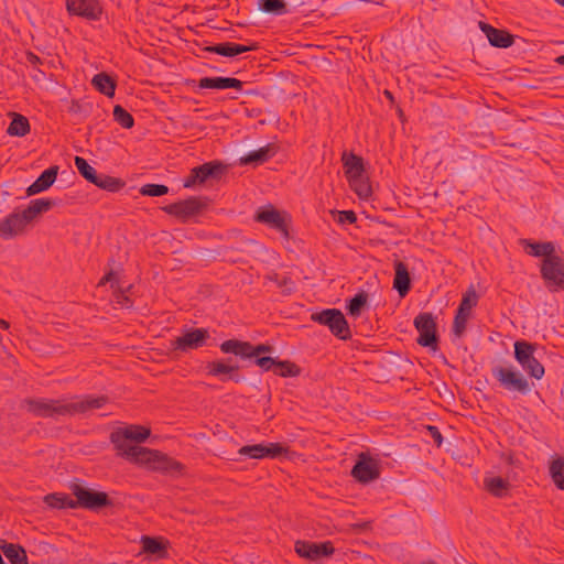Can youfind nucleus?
<instances>
[{
    "label": "nucleus",
    "mask_w": 564,
    "mask_h": 564,
    "mask_svg": "<svg viewBox=\"0 0 564 564\" xmlns=\"http://www.w3.org/2000/svg\"><path fill=\"white\" fill-rule=\"evenodd\" d=\"M91 106L89 104H82L77 100H72L68 107V112L72 115H78L87 117L89 115Z\"/></svg>",
    "instance_id": "49"
},
{
    "label": "nucleus",
    "mask_w": 564,
    "mask_h": 564,
    "mask_svg": "<svg viewBox=\"0 0 564 564\" xmlns=\"http://www.w3.org/2000/svg\"><path fill=\"white\" fill-rule=\"evenodd\" d=\"M59 203L61 200L55 198H35L30 202L25 209L33 221L39 215L48 212Z\"/></svg>",
    "instance_id": "33"
},
{
    "label": "nucleus",
    "mask_w": 564,
    "mask_h": 564,
    "mask_svg": "<svg viewBox=\"0 0 564 564\" xmlns=\"http://www.w3.org/2000/svg\"><path fill=\"white\" fill-rule=\"evenodd\" d=\"M74 164L79 174L89 183L96 181L97 171L82 156H75Z\"/></svg>",
    "instance_id": "45"
},
{
    "label": "nucleus",
    "mask_w": 564,
    "mask_h": 564,
    "mask_svg": "<svg viewBox=\"0 0 564 564\" xmlns=\"http://www.w3.org/2000/svg\"><path fill=\"white\" fill-rule=\"evenodd\" d=\"M220 351L226 355H234L240 360H251L253 357L265 356L272 354L274 347L268 344L253 345L250 341L231 338L224 340L219 345Z\"/></svg>",
    "instance_id": "5"
},
{
    "label": "nucleus",
    "mask_w": 564,
    "mask_h": 564,
    "mask_svg": "<svg viewBox=\"0 0 564 564\" xmlns=\"http://www.w3.org/2000/svg\"><path fill=\"white\" fill-rule=\"evenodd\" d=\"M265 279L275 283L284 295H290L295 290V283L289 275H281L276 272H271L265 275Z\"/></svg>",
    "instance_id": "42"
},
{
    "label": "nucleus",
    "mask_w": 564,
    "mask_h": 564,
    "mask_svg": "<svg viewBox=\"0 0 564 564\" xmlns=\"http://www.w3.org/2000/svg\"><path fill=\"white\" fill-rule=\"evenodd\" d=\"M520 245L523 247L524 251L531 257H543V259H545L549 258L553 252H555V246L551 241L536 242L530 239H521Z\"/></svg>",
    "instance_id": "28"
},
{
    "label": "nucleus",
    "mask_w": 564,
    "mask_h": 564,
    "mask_svg": "<svg viewBox=\"0 0 564 564\" xmlns=\"http://www.w3.org/2000/svg\"><path fill=\"white\" fill-rule=\"evenodd\" d=\"M557 4L564 7V0H554Z\"/></svg>",
    "instance_id": "64"
},
{
    "label": "nucleus",
    "mask_w": 564,
    "mask_h": 564,
    "mask_svg": "<svg viewBox=\"0 0 564 564\" xmlns=\"http://www.w3.org/2000/svg\"><path fill=\"white\" fill-rule=\"evenodd\" d=\"M350 188L361 199H368L372 195L371 184L366 174L362 176H355L347 180Z\"/></svg>",
    "instance_id": "38"
},
{
    "label": "nucleus",
    "mask_w": 564,
    "mask_h": 564,
    "mask_svg": "<svg viewBox=\"0 0 564 564\" xmlns=\"http://www.w3.org/2000/svg\"><path fill=\"white\" fill-rule=\"evenodd\" d=\"M32 220L26 209L15 208L0 220V238L11 240L24 235Z\"/></svg>",
    "instance_id": "10"
},
{
    "label": "nucleus",
    "mask_w": 564,
    "mask_h": 564,
    "mask_svg": "<svg viewBox=\"0 0 564 564\" xmlns=\"http://www.w3.org/2000/svg\"><path fill=\"white\" fill-rule=\"evenodd\" d=\"M393 289L398 292L400 297H404L410 292L412 285L408 265L400 260H395L393 263Z\"/></svg>",
    "instance_id": "23"
},
{
    "label": "nucleus",
    "mask_w": 564,
    "mask_h": 564,
    "mask_svg": "<svg viewBox=\"0 0 564 564\" xmlns=\"http://www.w3.org/2000/svg\"><path fill=\"white\" fill-rule=\"evenodd\" d=\"M279 151V145L275 143H268L258 150L248 152L246 155L238 160L240 166H259L271 160Z\"/></svg>",
    "instance_id": "20"
},
{
    "label": "nucleus",
    "mask_w": 564,
    "mask_h": 564,
    "mask_svg": "<svg viewBox=\"0 0 564 564\" xmlns=\"http://www.w3.org/2000/svg\"><path fill=\"white\" fill-rule=\"evenodd\" d=\"M231 357L226 359L214 360L207 364V375L212 377H217L221 382H226L227 380H232L236 383H239L243 380V377L239 375V365H229V361H232Z\"/></svg>",
    "instance_id": "18"
},
{
    "label": "nucleus",
    "mask_w": 564,
    "mask_h": 564,
    "mask_svg": "<svg viewBox=\"0 0 564 564\" xmlns=\"http://www.w3.org/2000/svg\"><path fill=\"white\" fill-rule=\"evenodd\" d=\"M284 0H258L257 8L261 14L283 15L288 13Z\"/></svg>",
    "instance_id": "37"
},
{
    "label": "nucleus",
    "mask_w": 564,
    "mask_h": 564,
    "mask_svg": "<svg viewBox=\"0 0 564 564\" xmlns=\"http://www.w3.org/2000/svg\"><path fill=\"white\" fill-rule=\"evenodd\" d=\"M169 187L163 184H144L140 188V194L143 196L160 197L169 193Z\"/></svg>",
    "instance_id": "46"
},
{
    "label": "nucleus",
    "mask_w": 564,
    "mask_h": 564,
    "mask_svg": "<svg viewBox=\"0 0 564 564\" xmlns=\"http://www.w3.org/2000/svg\"><path fill=\"white\" fill-rule=\"evenodd\" d=\"M108 402L106 395H75L70 399H25L22 406L34 416L58 419L86 414L93 410L102 408Z\"/></svg>",
    "instance_id": "1"
},
{
    "label": "nucleus",
    "mask_w": 564,
    "mask_h": 564,
    "mask_svg": "<svg viewBox=\"0 0 564 564\" xmlns=\"http://www.w3.org/2000/svg\"><path fill=\"white\" fill-rule=\"evenodd\" d=\"M0 550L11 564H29L26 551L22 545L0 539Z\"/></svg>",
    "instance_id": "29"
},
{
    "label": "nucleus",
    "mask_w": 564,
    "mask_h": 564,
    "mask_svg": "<svg viewBox=\"0 0 564 564\" xmlns=\"http://www.w3.org/2000/svg\"><path fill=\"white\" fill-rule=\"evenodd\" d=\"M350 474L358 482L368 484L380 477V466L377 459L362 452L358 455Z\"/></svg>",
    "instance_id": "14"
},
{
    "label": "nucleus",
    "mask_w": 564,
    "mask_h": 564,
    "mask_svg": "<svg viewBox=\"0 0 564 564\" xmlns=\"http://www.w3.org/2000/svg\"><path fill=\"white\" fill-rule=\"evenodd\" d=\"M553 482L558 489L564 490V476L560 477L558 479H555Z\"/></svg>",
    "instance_id": "58"
},
{
    "label": "nucleus",
    "mask_w": 564,
    "mask_h": 564,
    "mask_svg": "<svg viewBox=\"0 0 564 564\" xmlns=\"http://www.w3.org/2000/svg\"><path fill=\"white\" fill-rule=\"evenodd\" d=\"M491 375L502 389L511 393L527 395L532 391L534 387V383L530 382L512 365L494 366L491 368Z\"/></svg>",
    "instance_id": "2"
},
{
    "label": "nucleus",
    "mask_w": 564,
    "mask_h": 564,
    "mask_svg": "<svg viewBox=\"0 0 564 564\" xmlns=\"http://www.w3.org/2000/svg\"><path fill=\"white\" fill-rule=\"evenodd\" d=\"M426 430L429 435L433 438L436 446L440 447L443 443V436L438 427L434 425H427Z\"/></svg>",
    "instance_id": "55"
},
{
    "label": "nucleus",
    "mask_w": 564,
    "mask_h": 564,
    "mask_svg": "<svg viewBox=\"0 0 564 564\" xmlns=\"http://www.w3.org/2000/svg\"><path fill=\"white\" fill-rule=\"evenodd\" d=\"M243 82L234 77H203L198 80L200 89H228L241 90Z\"/></svg>",
    "instance_id": "26"
},
{
    "label": "nucleus",
    "mask_w": 564,
    "mask_h": 564,
    "mask_svg": "<svg viewBox=\"0 0 564 564\" xmlns=\"http://www.w3.org/2000/svg\"><path fill=\"white\" fill-rule=\"evenodd\" d=\"M44 502L54 509H76V501L67 494H48L44 497Z\"/></svg>",
    "instance_id": "39"
},
{
    "label": "nucleus",
    "mask_w": 564,
    "mask_h": 564,
    "mask_svg": "<svg viewBox=\"0 0 564 564\" xmlns=\"http://www.w3.org/2000/svg\"><path fill=\"white\" fill-rule=\"evenodd\" d=\"M208 198L203 196H189L162 207V210L175 217L182 224L188 223L192 218L200 215L208 206Z\"/></svg>",
    "instance_id": "6"
},
{
    "label": "nucleus",
    "mask_w": 564,
    "mask_h": 564,
    "mask_svg": "<svg viewBox=\"0 0 564 564\" xmlns=\"http://www.w3.org/2000/svg\"><path fill=\"white\" fill-rule=\"evenodd\" d=\"M122 435L117 437V441L123 442L124 440H129L135 444L143 443L150 436L151 431L141 425H128L126 427H118Z\"/></svg>",
    "instance_id": "30"
},
{
    "label": "nucleus",
    "mask_w": 564,
    "mask_h": 564,
    "mask_svg": "<svg viewBox=\"0 0 564 564\" xmlns=\"http://www.w3.org/2000/svg\"><path fill=\"white\" fill-rule=\"evenodd\" d=\"M540 272L547 285L564 290V258L556 251L542 260Z\"/></svg>",
    "instance_id": "13"
},
{
    "label": "nucleus",
    "mask_w": 564,
    "mask_h": 564,
    "mask_svg": "<svg viewBox=\"0 0 564 564\" xmlns=\"http://www.w3.org/2000/svg\"><path fill=\"white\" fill-rule=\"evenodd\" d=\"M341 162L344 166V172L346 178H351L355 176H362L366 174L364 159L354 152H344L341 155Z\"/></svg>",
    "instance_id": "27"
},
{
    "label": "nucleus",
    "mask_w": 564,
    "mask_h": 564,
    "mask_svg": "<svg viewBox=\"0 0 564 564\" xmlns=\"http://www.w3.org/2000/svg\"><path fill=\"white\" fill-rule=\"evenodd\" d=\"M384 96H386L388 99H390L391 101H393V100H394L392 93H391V91H389V90H384Z\"/></svg>",
    "instance_id": "62"
},
{
    "label": "nucleus",
    "mask_w": 564,
    "mask_h": 564,
    "mask_svg": "<svg viewBox=\"0 0 564 564\" xmlns=\"http://www.w3.org/2000/svg\"><path fill=\"white\" fill-rule=\"evenodd\" d=\"M113 120L124 129H131L134 126V119L122 106L116 105L112 111Z\"/></svg>",
    "instance_id": "44"
},
{
    "label": "nucleus",
    "mask_w": 564,
    "mask_h": 564,
    "mask_svg": "<svg viewBox=\"0 0 564 564\" xmlns=\"http://www.w3.org/2000/svg\"><path fill=\"white\" fill-rule=\"evenodd\" d=\"M368 301V294L365 291L358 292L354 297H351L346 305V310L348 315L352 317H358L361 314V311L366 306Z\"/></svg>",
    "instance_id": "43"
},
{
    "label": "nucleus",
    "mask_w": 564,
    "mask_h": 564,
    "mask_svg": "<svg viewBox=\"0 0 564 564\" xmlns=\"http://www.w3.org/2000/svg\"><path fill=\"white\" fill-rule=\"evenodd\" d=\"M288 453V447L280 443H260L246 445L238 449V455L251 459L276 458Z\"/></svg>",
    "instance_id": "17"
},
{
    "label": "nucleus",
    "mask_w": 564,
    "mask_h": 564,
    "mask_svg": "<svg viewBox=\"0 0 564 564\" xmlns=\"http://www.w3.org/2000/svg\"><path fill=\"white\" fill-rule=\"evenodd\" d=\"M555 62L558 64V65H563L564 66V55H560L555 58Z\"/></svg>",
    "instance_id": "61"
},
{
    "label": "nucleus",
    "mask_w": 564,
    "mask_h": 564,
    "mask_svg": "<svg viewBox=\"0 0 564 564\" xmlns=\"http://www.w3.org/2000/svg\"><path fill=\"white\" fill-rule=\"evenodd\" d=\"M30 132V122L26 117L13 113V118L7 128V133L12 137H24Z\"/></svg>",
    "instance_id": "40"
},
{
    "label": "nucleus",
    "mask_w": 564,
    "mask_h": 564,
    "mask_svg": "<svg viewBox=\"0 0 564 564\" xmlns=\"http://www.w3.org/2000/svg\"><path fill=\"white\" fill-rule=\"evenodd\" d=\"M142 551L155 555L158 558L167 556V547L162 539L143 535L141 538Z\"/></svg>",
    "instance_id": "31"
},
{
    "label": "nucleus",
    "mask_w": 564,
    "mask_h": 564,
    "mask_svg": "<svg viewBox=\"0 0 564 564\" xmlns=\"http://www.w3.org/2000/svg\"><path fill=\"white\" fill-rule=\"evenodd\" d=\"M254 221L265 225L271 229L280 232L285 239L290 237L289 227L291 224V216L286 212L278 210L273 205L268 204L257 209Z\"/></svg>",
    "instance_id": "9"
},
{
    "label": "nucleus",
    "mask_w": 564,
    "mask_h": 564,
    "mask_svg": "<svg viewBox=\"0 0 564 564\" xmlns=\"http://www.w3.org/2000/svg\"><path fill=\"white\" fill-rule=\"evenodd\" d=\"M257 245L258 242L253 239H242L237 246L225 247L223 256L234 263L241 262L243 261L242 257H231L230 253L250 254L251 247Z\"/></svg>",
    "instance_id": "32"
},
{
    "label": "nucleus",
    "mask_w": 564,
    "mask_h": 564,
    "mask_svg": "<svg viewBox=\"0 0 564 564\" xmlns=\"http://www.w3.org/2000/svg\"><path fill=\"white\" fill-rule=\"evenodd\" d=\"M66 10L70 15L80 17L88 21H98L102 14L99 0H67Z\"/></svg>",
    "instance_id": "19"
},
{
    "label": "nucleus",
    "mask_w": 564,
    "mask_h": 564,
    "mask_svg": "<svg viewBox=\"0 0 564 564\" xmlns=\"http://www.w3.org/2000/svg\"><path fill=\"white\" fill-rule=\"evenodd\" d=\"M57 174V165H52L44 170L40 176L26 188V195L33 196L48 189L56 181Z\"/></svg>",
    "instance_id": "24"
},
{
    "label": "nucleus",
    "mask_w": 564,
    "mask_h": 564,
    "mask_svg": "<svg viewBox=\"0 0 564 564\" xmlns=\"http://www.w3.org/2000/svg\"><path fill=\"white\" fill-rule=\"evenodd\" d=\"M506 462L509 464V465H514L516 462L513 459V456L512 455H507L506 456Z\"/></svg>",
    "instance_id": "60"
},
{
    "label": "nucleus",
    "mask_w": 564,
    "mask_h": 564,
    "mask_svg": "<svg viewBox=\"0 0 564 564\" xmlns=\"http://www.w3.org/2000/svg\"><path fill=\"white\" fill-rule=\"evenodd\" d=\"M0 326L2 328H9V323L7 321L0 318Z\"/></svg>",
    "instance_id": "63"
},
{
    "label": "nucleus",
    "mask_w": 564,
    "mask_h": 564,
    "mask_svg": "<svg viewBox=\"0 0 564 564\" xmlns=\"http://www.w3.org/2000/svg\"><path fill=\"white\" fill-rule=\"evenodd\" d=\"M91 184L110 193H117L126 186V182L119 177L98 173H96V181Z\"/></svg>",
    "instance_id": "36"
},
{
    "label": "nucleus",
    "mask_w": 564,
    "mask_h": 564,
    "mask_svg": "<svg viewBox=\"0 0 564 564\" xmlns=\"http://www.w3.org/2000/svg\"><path fill=\"white\" fill-rule=\"evenodd\" d=\"M250 361L258 366L262 371L272 370L275 364V359L272 358L271 356L253 357Z\"/></svg>",
    "instance_id": "50"
},
{
    "label": "nucleus",
    "mask_w": 564,
    "mask_h": 564,
    "mask_svg": "<svg viewBox=\"0 0 564 564\" xmlns=\"http://www.w3.org/2000/svg\"><path fill=\"white\" fill-rule=\"evenodd\" d=\"M337 221L339 224H355L357 221V215L354 210H341L338 212V219Z\"/></svg>",
    "instance_id": "53"
},
{
    "label": "nucleus",
    "mask_w": 564,
    "mask_h": 564,
    "mask_svg": "<svg viewBox=\"0 0 564 564\" xmlns=\"http://www.w3.org/2000/svg\"><path fill=\"white\" fill-rule=\"evenodd\" d=\"M209 338L207 328H188L170 341V348L172 351L187 352L204 347Z\"/></svg>",
    "instance_id": "12"
},
{
    "label": "nucleus",
    "mask_w": 564,
    "mask_h": 564,
    "mask_svg": "<svg viewBox=\"0 0 564 564\" xmlns=\"http://www.w3.org/2000/svg\"><path fill=\"white\" fill-rule=\"evenodd\" d=\"M468 317H463V315L455 314L453 322V334L457 337H462V335L466 330Z\"/></svg>",
    "instance_id": "51"
},
{
    "label": "nucleus",
    "mask_w": 564,
    "mask_h": 564,
    "mask_svg": "<svg viewBox=\"0 0 564 564\" xmlns=\"http://www.w3.org/2000/svg\"><path fill=\"white\" fill-rule=\"evenodd\" d=\"M479 29L487 36L490 45L495 47L507 48L514 43V36L506 30L496 29L484 21L479 22Z\"/></svg>",
    "instance_id": "21"
},
{
    "label": "nucleus",
    "mask_w": 564,
    "mask_h": 564,
    "mask_svg": "<svg viewBox=\"0 0 564 564\" xmlns=\"http://www.w3.org/2000/svg\"><path fill=\"white\" fill-rule=\"evenodd\" d=\"M470 312L471 310H467L465 306H463L460 303L458 305V308L456 311V314L458 315H463V317H468L470 316Z\"/></svg>",
    "instance_id": "57"
},
{
    "label": "nucleus",
    "mask_w": 564,
    "mask_h": 564,
    "mask_svg": "<svg viewBox=\"0 0 564 564\" xmlns=\"http://www.w3.org/2000/svg\"><path fill=\"white\" fill-rule=\"evenodd\" d=\"M144 454L140 465L153 471H159L172 477H178L185 471V466L181 462L158 449L148 448Z\"/></svg>",
    "instance_id": "7"
},
{
    "label": "nucleus",
    "mask_w": 564,
    "mask_h": 564,
    "mask_svg": "<svg viewBox=\"0 0 564 564\" xmlns=\"http://www.w3.org/2000/svg\"><path fill=\"white\" fill-rule=\"evenodd\" d=\"M549 471L553 481L564 476V458L561 456L554 457L550 464Z\"/></svg>",
    "instance_id": "48"
},
{
    "label": "nucleus",
    "mask_w": 564,
    "mask_h": 564,
    "mask_svg": "<svg viewBox=\"0 0 564 564\" xmlns=\"http://www.w3.org/2000/svg\"><path fill=\"white\" fill-rule=\"evenodd\" d=\"M479 296L474 288L470 285L467 291L463 294L460 304L467 310H473L478 304Z\"/></svg>",
    "instance_id": "47"
},
{
    "label": "nucleus",
    "mask_w": 564,
    "mask_h": 564,
    "mask_svg": "<svg viewBox=\"0 0 564 564\" xmlns=\"http://www.w3.org/2000/svg\"><path fill=\"white\" fill-rule=\"evenodd\" d=\"M485 489L497 498L507 496L510 484L507 479L501 477H485L484 478Z\"/></svg>",
    "instance_id": "35"
},
{
    "label": "nucleus",
    "mask_w": 564,
    "mask_h": 564,
    "mask_svg": "<svg viewBox=\"0 0 564 564\" xmlns=\"http://www.w3.org/2000/svg\"><path fill=\"white\" fill-rule=\"evenodd\" d=\"M294 551L300 557L317 561L321 557L332 556L335 553V547L330 541L312 542L299 540L294 544Z\"/></svg>",
    "instance_id": "15"
},
{
    "label": "nucleus",
    "mask_w": 564,
    "mask_h": 564,
    "mask_svg": "<svg viewBox=\"0 0 564 564\" xmlns=\"http://www.w3.org/2000/svg\"><path fill=\"white\" fill-rule=\"evenodd\" d=\"M538 344L527 340H517L513 344V356L521 368L536 380L543 378L545 373L544 366L535 358Z\"/></svg>",
    "instance_id": "3"
},
{
    "label": "nucleus",
    "mask_w": 564,
    "mask_h": 564,
    "mask_svg": "<svg viewBox=\"0 0 564 564\" xmlns=\"http://www.w3.org/2000/svg\"><path fill=\"white\" fill-rule=\"evenodd\" d=\"M121 435V431L119 429H116L110 433L109 436L110 443L113 445L116 454L120 457L126 458L130 463L140 465L142 460L141 458L144 457V453L148 451V447H142L137 444H133V442H130L129 440H124L123 442H121L120 440L117 441L116 438Z\"/></svg>",
    "instance_id": "16"
},
{
    "label": "nucleus",
    "mask_w": 564,
    "mask_h": 564,
    "mask_svg": "<svg viewBox=\"0 0 564 564\" xmlns=\"http://www.w3.org/2000/svg\"><path fill=\"white\" fill-rule=\"evenodd\" d=\"M196 185H202V182H200V176H199V173H198V170L197 167H193L191 171H189V174L187 177H185L184 182H183V186L185 188H193L195 187Z\"/></svg>",
    "instance_id": "52"
},
{
    "label": "nucleus",
    "mask_w": 564,
    "mask_h": 564,
    "mask_svg": "<svg viewBox=\"0 0 564 564\" xmlns=\"http://www.w3.org/2000/svg\"><path fill=\"white\" fill-rule=\"evenodd\" d=\"M196 167L198 170L202 184L207 181L218 182L228 172V165L218 160L206 162Z\"/></svg>",
    "instance_id": "25"
},
{
    "label": "nucleus",
    "mask_w": 564,
    "mask_h": 564,
    "mask_svg": "<svg viewBox=\"0 0 564 564\" xmlns=\"http://www.w3.org/2000/svg\"><path fill=\"white\" fill-rule=\"evenodd\" d=\"M113 293L118 304L126 307H130L132 305V301L126 295V292L120 286H118Z\"/></svg>",
    "instance_id": "54"
},
{
    "label": "nucleus",
    "mask_w": 564,
    "mask_h": 564,
    "mask_svg": "<svg viewBox=\"0 0 564 564\" xmlns=\"http://www.w3.org/2000/svg\"><path fill=\"white\" fill-rule=\"evenodd\" d=\"M91 85L96 90L107 97H112L116 90V80L106 73H98L91 79Z\"/></svg>",
    "instance_id": "34"
},
{
    "label": "nucleus",
    "mask_w": 564,
    "mask_h": 564,
    "mask_svg": "<svg viewBox=\"0 0 564 564\" xmlns=\"http://www.w3.org/2000/svg\"><path fill=\"white\" fill-rule=\"evenodd\" d=\"M311 319L321 325L327 326L329 332L341 340L351 338V332L348 322L338 308H325L321 312L313 313Z\"/></svg>",
    "instance_id": "8"
},
{
    "label": "nucleus",
    "mask_w": 564,
    "mask_h": 564,
    "mask_svg": "<svg viewBox=\"0 0 564 564\" xmlns=\"http://www.w3.org/2000/svg\"><path fill=\"white\" fill-rule=\"evenodd\" d=\"M414 327L419 333L416 343L435 351L438 348L437 325L432 313L423 312L414 318Z\"/></svg>",
    "instance_id": "11"
},
{
    "label": "nucleus",
    "mask_w": 564,
    "mask_h": 564,
    "mask_svg": "<svg viewBox=\"0 0 564 564\" xmlns=\"http://www.w3.org/2000/svg\"><path fill=\"white\" fill-rule=\"evenodd\" d=\"M69 489L76 497V508L99 511L113 506V501L107 492L86 488L78 480L72 482Z\"/></svg>",
    "instance_id": "4"
},
{
    "label": "nucleus",
    "mask_w": 564,
    "mask_h": 564,
    "mask_svg": "<svg viewBox=\"0 0 564 564\" xmlns=\"http://www.w3.org/2000/svg\"><path fill=\"white\" fill-rule=\"evenodd\" d=\"M28 61L31 63V64H35V63H39L40 62V58L39 56H36L35 54L33 53H28Z\"/></svg>",
    "instance_id": "59"
},
{
    "label": "nucleus",
    "mask_w": 564,
    "mask_h": 564,
    "mask_svg": "<svg viewBox=\"0 0 564 564\" xmlns=\"http://www.w3.org/2000/svg\"><path fill=\"white\" fill-rule=\"evenodd\" d=\"M115 278L116 273L113 272V270H110L101 278L98 285H105L106 283L110 282V286L115 291L119 286V282Z\"/></svg>",
    "instance_id": "56"
},
{
    "label": "nucleus",
    "mask_w": 564,
    "mask_h": 564,
    "mask_svg": "<svg viewBox=\"0 0 564 564\" xmlns=\"http://www.w3.org/2000/svg\"><path fill=\"white\" fill-rule=\"evenodd\" d=\"M257 44L242 45L234 42H223L215 45L205 46L204 52L218 54L226 57H234L246 52L257 50Z\"/></svg>",
    "instance_id": "22"
},
{
    "label": "nucleus",
    "mask_w": 564,
    "mask_h": 564,
    "mask_svg": "<svg viewBox=\"0 0 564 564\" xmlns=\"http://www.w3.org/2000/svg\"><path fill=\"white\" fill-rule=\"evenodd\" d=\"M274 375L282 378H293L301 375V368L290 360H276L272 368Z\"/></svg>",
    "instance_id": "41"
}]
</instances>
